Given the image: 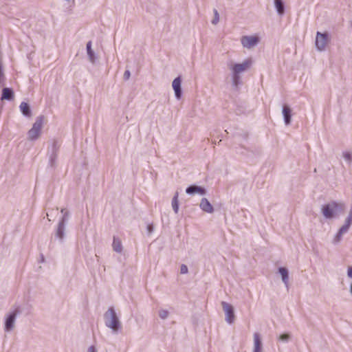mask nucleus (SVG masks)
Wrapping results in <instances>:
<instances>
[{
    "mask_svg": "<svg viewBox=\"0 0 352 352\" xmlns=\"http://www.w3.org/2000/svg\"><path fill=\"white\" fill-rule=\"evenodd\" d=\"M43 126V117L38 116L32 124V128L28 132V139L30 141L38 140L42 133Z\"/></svg>",
    "mask_w": 352,
    "mask_h": 352,
    "instance_id": "5",
    "label": "nucleus"
},
{
    "mask_svg": "<svg viewBox=\"0 0 352 352\" xmlns=\"http://www.w3.org/2000/svg\"><path fill=\"white\" fill-rule=\"evenodd\" d=\"M214 19L212 21V23L215 25L219 21V13H218L217 10H214Z\"/></svg>",
    "mask_w": 352,
    "mask_h": 352,
    "instance_id": "26",
    "label": "nucleus"
},
{
    "mask_svg": "<svg viewBox=\"0 0 352 352\" xmlns=\"http://www.w3.org/2000/svg\"><path fill=\"white\" fill-rule=\"evenodd\" d=\"M252 352H263L262 338L258 332L253 334Z\"/></svg>",
    "mask_w": 352,
    "mask_h": 352,
    "instance_id": "11",
    "label": "nucleus"
},
{
    "mask_svg": "<svg viewBox=\"0 0 352 352\" xmlns=\"http://www.w3.org/2000/svg\"><path fill=\"white\" fill-rule=\"evenodd\" d=\"M252 58L244 59L241 63H231L229 69L231 71L232 85L237 87L240 84L241 76L243 73L248 71L253 65Z\"/></svg>",
    "mask_w": 352,
    "mask_h": 352,
    "instance_id": "1",
    "label": "nucleus"
},
{
    "mask_svg": "<svg viewBox=\"0 0 352 352\" xmlns=\"http://www.w3.org/2000/svg\"><path fill=\"white\" fill-rule=\"evenodd\" d=\"M60 212L62 213L63 216L65 214H67L68 219L69 218V212L65 208L61 209Z\"/></svg>",
    "mask_w": 352,
    "mask_h": 352,
    "instance_id": "30",
    "label": "nucleus"
},
{
    "mask_svg": "<svg viewBox=\"0 0 352 352\" xmlns=\"http://www.w3.org/2000/svg\"><path fill=\"white\" fill-rule=\"evenodd\" d=\"M221 305L225 313L226 321L228 324L233 323L235 318L233 307L226 302H222Z\"/></svg>",
    "mask_w": 352,
    "mask_h": 352,
    "instance_id": "10",
    "label": "nucleus"
},
{
    "mask_svg": "<svg viewBox=\"0 0 352 352\" xmlns=\"http://www.w3.org/2000/svg\"><path fill=\"white\" fill-rule=\"evenodd\" d=\"M172 87L174 90L175 96L177 100L182 97V79L179 76L175 78L172 82Z\"/></svg>",
    "mask_w": 352,
    "mask_h": 352,
    "instance_id": "12",
    "label": "nucleus"
},
{
    "mask_svg": "<svg viewBox=\"0 0 352 352\" xmlns=\"http://www.w3.org/2000/svg\"><path fill=\"white\" fill-rule=\"evenodd\" d=\"M169 316V311L166 309H160L159 311V317L162 320H166Z\"/></svg>",
    "mask_w": 352,
    "mask_h": 352,
    "instance_id": "24",
    "label": "nucleus"
},
{
    "mask_svg": "<svg viewBox=\"0 0 352 352\" xmlns=\"http://www.w3.org/2000/svg\"><path fill=\"white\" fill-rule=\"evenodd\" d=\"M274 8L279 16H283L285 14V4L283 0H274Z\"/></svg>",
    "mask_w": 352,
    "mask_h": 352,
    "instance_id": "18",
    "label": "nucleus"
},
{
    "mask_svg": "<svg viewBox=\"0 0 352 352\" xmlns=\"http://www.w3.org/2000/svg\"><path fill=\"white\" fill-rule=\"evenodd\" d=\"M342 157L343 158L344 162L350 166L352 164V150L351 149H346L342 152Z\"/></svg>",
    "mask_w": 352,
    "mask_h": 352,
    "instance_id": "20",
    "label": "nucleus"
},
{
    "mask_svg": "<svg viewBox=\"0 0 352 352\" xmlns=\"http://www.w3.org/2000/svg\"><path fill=\"white\" fill-rule=\"evenodd\" d=\"M352 225V208L350 209L346 217L344 219V223L338 229L337 232L333 235L331 243L334 245H338L344 234H346L350 230Z\"/></svg>",
    "mask_w": 352,
    "mask_h": 352,
    "instance_id": "4",
    "label": "nucleus"
},
{
    "mask_svg": "<svg viewBox=\"0 0 352 352\" xmlns=\"http://www.w3.org/2000/svg\"><path fill=\"white\" fill-rule=\"evenodd\" d=\"M105 326L113 334H118L122 328V322L113 307H109L104 314Z\"/></svg>",
    "mask_w": 352,
    "mask_h": 352,
    "instance_id": "3",
    "label": "nucleus"
},
{
    "mask_svg": "<svg viewBox=\"0 0 352 352\" xmlns=\"http://www.w3.org/2000/svg\"><path fill=\"white\" fill-rule=\"evenodd\" d=\"M112 248L116 252L121 254L122 252V244L121 241L118 238L113 237Z\"/></svg>",
    "mask_w": 352,
    "mask_h": 352,
    "instance_id": "21",
    "label": "nucleus"
},
{
    "mask_svg": "<svg viewBox=\"0 0 352 352\" xmlns=\"http://www.w3.org/2000/svg\"><path fill=\"white\" fill-rule=\"evenodd\" d=\"M260 40L261 38L257 34L243 36L240 39L242 47L246 50H252L256 47Z\"/></svg>",
    "mask_w": 352,
    "mask_h": 352,
    "instance_id": "7",
    "label": "nucleus"
},
{
    "mask_svg": "<svg viewBox=\"0 0 352 352\" xmlns=\"http://www.w3.org/2000/svg\"><path fill=\"white\" fill-rule=\"evenodd\" d=\"M282 114L284 118L285 125H289L292 122V109L287 104H284L282 107Z\"/></svg>",
    "mask_w": 352,
    "mask_h": 352,
    "instance_id": "15",
    "label": "nucleus"
},
{
    "mask_svg": "<svg viewBox=\"0 0 352 352\" xmlns=\"http://www.w3.org/2000/svg\"><path fill=\"white\" fill-rule=\"evenodd\" d=\"M199 208L203 212L208 214H212L214 211L213 206L210 204L208 199L205 197L201 199Z\"/></svg>",
    "mask_w": 352,
    "mask_h": 352,
    "instance_id": "13",
    "label": "nucleus"
},
{
    "mask_svg": "<svg viewBox=\"0 0 352 352\" xmlns=\"http://www.w3.org/2000/svg\"><path fill=\"white\" fill-rule=\"evenodd\" d=\"M349 293L352 296V282L350 283V285H349Z\"/></svg>",
    "mask_w": 352,
    "mask_h": 352,
    "instance_id": "32",
    "label": "nucleus"
},
{
    "mask_svg": "<svg viewBox=\"0 0 352 352\" xmlns=\"http://www.w3.org/2000/svg\"><path fill=\"white\" fill-rule=\"evenodd\" d=\"M344 209V204L331 201L322 206L321 213L324 219L332 221L338 218Z\"/></svg>",
    "mask_w": 352,
    "mask_h": 352,
    "instance_id": "2",
    "label": "nucleus"
},
{
    "mask_svg": "<svg viewBox=\"0 0 352 352\" xmlns=\"http://www.w3.org/2000/svg\"><path fill=\"white\" fill-rule=\"evenodd\" d=\"M329 41V34L327 33H321L317 32L316 36L315 45L316 50L319 52L325 50L326 46Z\"/></svg>",
    "mask_w": 352,
    "mask_h": 352,
    "instance_id": "9",
    "label": "nucleus"
},
{
    "mask_svg": "<svg viewBox=\"0 0 352 352\" xmlns=\"http://www.w3.org/2000/svg\"><path fill=\"white\" fill-rule=\"evenodd\" d=\"M87 352H98V349L94 346H90Z\"/></svg>",
    "mask_w": 352,
    "mask_h": 352,
    "instance_id": "29",
    "label": "nucleus"
},
{
    "mask_svg": "<svg viewBox=\"0 0 352 352\" xmlns=\"http://www.w3.org/2000/svg\"><path fill=\"white\" fill-rule=\"evenodd\" d=\"M186 192L188 195L198 194L200 195H205L206 194V190L201 186L192 185L186 189Z\"/></svg>",
    "mask_w": 352,
    "mask_h": 352,
    "instance_id": "14",
    "label": "nucleus"
},
{
    "mask_svg": "<svg viewBox=\"0 0 352 352\" xmlns=\"http://www.w3.org/2000/svg\"><path fill=\"white\" fill-rule=\"evenodd\" d=\"M68 221V215L65 214L60 219L55 230V238L60 242L63 243L66 238V226Z\"/></svg>",
    "mask_w": 352,
    "mask_h": 352,
    "instance_id": "6",
    "label": "nucleus"
},
{
    "mask_svg": "<svg viewBox=\"0 0 352 352\" xmlns=\"http://www.w3.org/2000/svg\"><path fill=\"white\" fill-rule=\"evenodd\" d=\"M14 95L13 91L10 88H4L2 90L1 100H10L12 98Z\"/></svg>",
    "mask_w": 352,
    "mask_h": 352,
    "instance_id": "22",
    "label": "nucleus"
},
{
    "mask_svg": "<svg viewBox=\"0 0 352 352\" xmlns=\"http://www.w3.org/2000/svg\"><path fill=\"white\" fill-rule=\"evenodd\" d=\"M278 273L281 277L285 286L289 287V271L286 267H280L278 268Z\"/></svg>",
    "mask_w": 352,
    "mask_h": 352,
    "instance_id": "17",
    "label": "nucleus"
},
{
    "mask_svg": "<svg viewBox=\"0 0 352 352\" xmlns=\"http://www.w3.org/2000/svg\"><path fill=\"white\" fill-rule=\"evenodd\" d=\"M178 192H176L172 199V208L175 213L178 212L179 210V201H178Z\"/></svg>",
    "mask_w": 352,
    "mask_h": 352,
    "instance_id": "23",
    "label": "nucleus"
},
{
    "mask_svg": "<svg viewBox=\"0 0 352 352\" xmlns=\"http://www.w3.org/2000/svg\"><path fill=\"white\" fill-rule=\"evenodd\" d=\"M86 50H87V54L89 61L91 63L94 64L98 58V56L92 49L91 41H89L87 43Z\"/></svg>",
    "mask_w": 352,
    "mask_h": 352,
    "instance_id": "16",
    "label": "nucleus"
},
{
    "mask_svg": "<svg viewBox=\"0 0 352 352\" xmlns=\"http://www.w3.org/2000/svg\"><path fill=\"white\" fill-rule=\"evenodd\" d=\"M19 109L24 116L27 118H30L32 116L30 107L27 102H22L19 105Z\"/></svg>",
    "mask_w": 352,
    "mask_h": 352,
    "instance_id": "19",
    "label": "nucleus"
},
{
    "mask_svg": "<svg viewBox=\"0 0 352 352\" xmlns=\"http://www.w3.org/2000/svg\"><path fill=\"white\" fill-rule=\"evenodd\" d=\"M291 336L289 333H283L279 336L278 340L283 342H288L290 340Z\"/></svg>",
    "mask_w": 352,
    "mask_h": 352,
    "instance_id": "25",
    "label": "nucleus"
},
{
    "mask_svg": "<svg viewBox=\"0 0 352 352\" xmlns=\"http://www.w3.org/2000/svg\"><path fill=\"white\" fill-rule=\"evenodd\" d=\"M130 76H131V72L129 70L125 71L124 73V79L128 80V79H129Z\"/></svg>",
    "mask_w": 352,
    "mask_h": 352,
    "instance_id": "28",
    "label": "nucleus"
},
{
    "mask_svg": "<svg viewBox=\"0 0 352 352\" xmlns=\"http://www.w3.org/2000/svg\"><path fill=\"white\" fill-rule=\"evenodd\" d=\"M50 161H51L52 164H53V162H54V157H50Z\"/></svg>",
    "mask_w": 352,
    "mask_h": 352,
    "instance_id": "33",
    "label": "nucleus"
},
{
    "mask_svg": "<svg viewBox=\"0 0 352 352\" xmlns=\"http://www.w3.org/2000/svg\"><path fill=\"white\" fill-rule=\"evenodd\" d=\"M147 230L149 234H151L153 231V227L152 225H148Z\"/></svg>",
    "mask_w": 352,
    "mask_h": 352,
    "instance_id": "31",
    "label": "nucleus"
},
{
    "mask_svg": "<svg viewBox=\"0 0 352 352\" xmlns=\"http://www.w3.org/2000/svg\"><path fill=\"white\" fill-rule=\"evenodd\" d=\"M17 315H18V311H17V310L15 309V310L9 311L5 316V322H4L5 332L10 333L14 329Z\"/></svg>",
    "mask_w": 352,
    "mask_h": 352,
    "instance_id": "8",
    "label": "nucleus"
},
{
    "mask_svg": "<svg viewBox=\"0 0 352 352\" xmlns=\"http://www.w3.org/2000/svg\"><path fill=\"white\" fill-rule=\"evenodd\" d=\"M188 267L186 265L182 264L180 267V273L182 274H186L188 273Z\"/></svg>",
    "mask_w": 352,
    "mask_h": 352,
    "instance_id": "27",
    "label": "nucleus"
}]
</instances>
